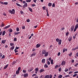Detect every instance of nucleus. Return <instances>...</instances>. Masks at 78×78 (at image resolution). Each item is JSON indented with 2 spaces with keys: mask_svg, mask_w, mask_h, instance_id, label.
Wrapping results in <instances>:
<instances>
[{
  "mask_svg": "<svg viewBox=\"0 0 78 78\" xmlns=\"http://www.w3.org/2000/svg\"><path fill=\"white\" fill-rule=\"evenodd\" d=\"M77 76V74H74V75H73V77H75V76Z\"/></svg>",
  "mask_w": 78,
  "mask_h": 78,
  "instance_id": "obj_38",
  "label": "nucleus"
},
{
  "mask_svg": "<svg viewBox=\"0 0 78 78\" xmlns=\"http://www.w3.org/2000/svg\"><path fill=\"white\" fill-rule=\"evenodd\" d=\"M5 48H8V45L7 44H5Z\"/></svg>",
  "mask_w": 78,
  "mask_h": 78,
  "instance_id": "obj_54",
  "label": "nucleus"
},
{
  "mask_svg": "<svg viewBox=\"0 0 78 78\" xmlns=\"http://www.w3.org/2000/svg\"><path fill=\"white\" fill-rule=\"evenodd\" d=\"M5 55H3L2 58V59H4V58H5Z\"/></svg>",
  "mask_w": 78,
  "mask_h": 78,
  "instance_id": "obj_43",
  "label": "nucleus"
},
{
  "mask_svg": "<svg viewBox=\"0 0 78 78\" xmlns=\"http://www.w3.org/2000/svg\"><path fill=\"white\" fill-rule=\"evenodd\" d=\"M27 22H30V19H27Z\"/></svg>",
  "mask_w": 78,
  "mask_h": 78,
  "instance_id": "obj_52",
  "label": "nucleus"
},
{
  "mask_svg": "<svg viewBox=\"0 0 78 78\" xmlns=\"http://www.w3.org/2000/svg\"><path fill=\"white\" fill-rule=\"evenodd\" d=\"M58 67V65H56L55 66V69H56Z\"/></svg>",
  "mask_w": 78,
  "mask_h": 78,
  "instance_id": "obj_53",
  "label": "nucleus"
},
{
  "mask_svg": "<svg viewBox=\"0 0 78 78\" xmlns=\"http://www.w3.org/2000/svg\"><path fill=\"white\" fill-rule=\"evenodd\" d=\"M22 29H23V30L25 29V26H23L22 27Z\"/></svg>",
  "mask_w": 78,
  "mask_h": 78,
  "instance_id": "obj_45",
  "label": "nucleus"
},
{
  "mask_svg": "<svg viewBox=\"0 0 78 78\" xmlns=\"http://www.w3.org/2000/svg\"><path fill=\"white\" fill-rule=\"evenodd\" d=\"M52 78V75H46L44 76V78Z\"/></svg>",
  "mask_w": 78,
  "mask_h": 78,
  "instance_id": "obj_2",
  "label": "nucleus"
},
{
  "mask_svg": "<svg viewBox=\"0 0 78 78\" xmlns=\"http://www.w3.org/2000/svg\"><path fill=\"white\" fill-rule=\"evenodd\" d=\"M14 46H13L11 47V49L12 50H14Z\"/></svg>",
  "mask_w": 78,
  "mask_h": 78,
  "instance_id": "obj_32",
  "label": "nucleus"
},
{
  "mask_svg": "<svg viewBox=\"0 0 78 78\" xmlns=\"http://www.w3.org/2000/svg\"><path fill=\"white\" fill-rule=\"evenodd\" d=\"M52 7L53 8V7H55V3H53L52 5Z\"/></svg>",
  "mask_w": 78,
  "mask_h": 78,
  "instance_id": "obj_47",
  "label": "nucleus"
},
{
  "mask_svg": "<svg viewBox=\"0 0 78 78\" xmlns=\"http://www.w3.org/2000/svg\"><path fill=\"white\" fill-rule=\"evenodd\" d=\"M72 38L71 37H69V38L68 39V40L69 41H71L72 40Z\"/></svg>",
  "mask_w": 78,
  "mask_h": 78,
  "instance_id": "obj_18",
  "label": "nucleus"
},
{
  "mask_svg": "<svg viewBox=\"0 0 78 78\" xmlns=\"http://www.w3.org/2000/svg\"><path fill=\"white\" fill-rule=\"evenodd\" d=\"M52 48V45L50 46L49 48V49H51Z\"/></svg>",
  "mask_w": 78,
  "mask_h": 78,
  "instance_id": "obj_64",
  "label": "nucleus"
},
{
  "mask_svg": "<svg viewBox=\"0 0 78 78\" xmlns=\"http://www.w3.org/2000/svg\"><path fill=\"white\" fill-rule=\"evenodd\" d=\"M15 53H17V52H18V51L17 50V49H15L14 50Z\"/></svg>",
  "mask_w": 78,
  "mask_h": 78,
  "instance_id": "obj_48",
  "label": "nucleus"
},
{
  "mask_svg": "<svg viewBox=\"0 0 78 78\" xmlns=\"http://www.w3.org/2000/svg\"><path fill=\"white\" fill-rule=\"evenodd\" d=\"M2 56V53H0V58H1Z\"/></svg>",
  "mask_w": 78,
  "mask_h": 78,
  "instance_id": "obj_60",
  "label": "nucleus"
},
{
  "mask_svg": "<svg viewBox=\"0 0 78 78\" xmlns=\"http://www.w3.org/2000/svg\"><path fill=\"white\" fill-rule=\"evenodd\" d=\"M23 73H27V71L25 70H23Z\"/></svg>",
  "mask_w": 78,
  "mask_h": 78,
  "instance_id": "obj_46",
  "label": "nucleus"
},
{
  "mask_svg": "<svg viewBox=\"0 0 78 78\" xmlns=\"http://www.w3.org/2000/svg\"><path fill=\"white\" fill-rule=\"evenodd\" d=\"M51 64H53V60L52 59L51 61Z\"/></svg>",
  "mask_w": 78,
  "mask_h": 78,
  "instance_id": "obj_27",
  "label": "nucleus"
},
{
  "mask_svg": "<svg viewBox=\"0 0 78 78\" xmlns=\"http://www.w3.org/2000/svg\"><path fill=\"white\" fill-rule=\"evenodd\" d=\"M6 42V40H2V44H5V43Z\"/></svg>",
  "mask_w": 78,
  "mask_h": 78,
  "instance_id": "obj_10",
  "label": "nucleus"
},
{
  "mask_svg": "<svg viewBox=\"0 0 78 78\" xmlns=\"http://www.w3.org/2000/svg\"><path fill=\"white\" fill-rule=\"evenodd\" d=\"M44 71H45V69H41L40 71V72L41 73V72H44Z\"/></svg>",
  "mask_w": 78,
  "mask_h": 78,
  "instance_id": "obj_15",
  "label": "nucleus"
},
{
  "mask_svg": "<svg viewBox=\"0 0 78 78\" xmlns=\"http://www.w3.org/2000/svg\"><path fill=\"white\" fill-rule=\"evenodd\" d=\"M8 4V2H4V5H6Z\"/></svg>",
  "mask_w": 78,
  "mask_h": 78,
  "instance_id": "obj_31",
  "label": "nucleus"
},
{
  "mask_svg": "<svg viewBox=\"0 0 78 78\" xmlns=\"http://www.w3.org/2000/svg\"><path fill=\"white\" fill-rule=\"evenodd\" d=\"M52 5V3H49L48 4V6H49V7L51 6Z\"/></svg>",
  "mask_w": 78,
  "mask_h": 78,
  "instance_id": "obj_21",
  "label": "nucleus"
},
{
  "mask_svg": "<svg viewBox=\"0 0 78 78\" xmlns=\"http://www.w3.org/2000/svg\"><path fill=\"white\" fill-rule=\"evenodd\" d=\"M65 71L66 72H68V69H65Z\"/></svg>",
  "mask_w": 78,
  "mask_h": 78,
  "instance_id": "obj_42",
  "label": "nucleus"
},
{
  "mask_svg": "<svg viewBox=\"0 0 78 78\" xmlns=\"http://www.w3.org/2000/svg\"><path fill=\"white\" fill-rule=\"evenodd\" d=\"M16 73L17 74H18V73H19V71L18 70H17L16 72Z\"/></svg>",
  "mask_w": 78,
  "mask_h": 78,
  "instance_id": "obj_33",
  "label": "nucleus"
},
{
  "mask_svg": "<svg viewBox=\"0 0 78 78\" xmlns=\"http://www.w3.org/2000/svg\"><path fill=\"white\" fill-rule=\"evenodd\" d=\"M8 66H9V65L8 64L6 65L5 66V67L4 68V69H6V68H7V67H8Z\"/></svg>",
  "mask_w": 78,
  "mask_h": 78,
  "instance_id": "obj_19",
  "label": "nucleus"
},
{
  "mask_svg": "<svg viewBox=\"0 0 78 78\" xmlns=\"http://www.w3.org/2000/svg\"><path fill=\"white\" fill-rule=\"evenodd\" d=\"M62 75H60L58 76V78H62Z\"/></svg>",
  "mask_w": 78,
  "mask_h": 78,
  "instance_id": "obj_25",
  "label": "nucleus"
},
{
  "mask_svg": "<svg viewBox=\"0 0 78 78\" xmlns=\"http://www.w3.org/2000/svg\"><path fill=\"white\" fill-rule=\"evenodd\" d=\"M45 59L44 58L42 60V63H45Z\"/></svg>",
  "mask_w": 78,
  "mask_h": 78,
  "instance_id": "obj_13",
  "label": "nucleus"
},
{
  "mask_svg": "<svg viewBox=\"0 0 78 78\" xmlns=\"http://www.w3.org/2000/svg\"><path fill=\"white\" fill-rule=\"evenodd\" d=\"M69 33L68 32H67L66 33V34L67 36H68V35H69Z\"/></svg>",
  "mask_w": 78,
  "mask_h": 78,
  "instance_id": "obj_37",
  "label": "nucleus"
},
{
  "mask_svg": "<svg viewBox=\"0 0 78 78\" xmlns=\"http://www.w3.org/2000/svg\"><path fill=\"white\" fill-rule=\"evenodd\" d=\"M72 52H71L70 54H69V56H70V57L72 56Z\"/></svg>",
  "mask_w": 78,
  "mask_h": 78,
  "instance_id": "obj_36",
  "label": "nucleus"
},
{
  "mask_svg": "<svg viewBox=\"0 0 78 78\" xmlns=\"http://www.w3.org/2000/svg\"><path fill=\"white\" fill-rule=\"evenodd\" d=\"M27 3H25L24 5H23V8H25V7H27Z\"/></svg>",
  "mask_w": 78,
  "mask_h": 78,
  "instance_id": "obj_16",
  "label": "nucleus"
},
{
  "mask_svg": "<svg viewBox=\"0 0 78 78\" xmlns=\"http://www.w3.org/2000/svg\"><path fill=\"white\" fill-rule=\"evenodd\" d=\"M76 56H77V57H78V52H77L76 54Z\"/></svg>",
  "mask_w": 78,
  "mask_h": 78,
  "instance_id": "obj_62",
  "label": "nucleus"
},
{
  "mask_svg": "<svg viewBox=\"0 0 78 78\" xmlns=\"http://www.w3.org/2000/svg\"><path fill=\"white\" fill-rule=\"evenodd\" d=\"M16 5H17V6H20V7H22V6H21L20 4H19L18 3H16Z\"/></svg>",
  "mask_w": 78,
  "mask_h": 78,
  "instance_id": "obj_26",
  "label": "nucleus"
},
{
  "mask_svg": "<svg viewBox=\"0 0 78 78\" xmlns=\"http://www.w3.org/2000/svg\"><path fill=\"white\" fill-rule=\"evenodd\" d=\"M75 28V26H72L71 27V31H73V30H74V28Z\"/></svg>",
  "mask_w": 78,
  "mask_h": 78,
  "instance_id": "obj_8",
  "label": "nucleus"
},
{
  "mask_svg": "<svg viewBox=\"0 0 78 78\" xmlns=\"http://www.w3.org/2000/svg\"><path fill=\"white\" fill-rule=\"evenodd\" d=\"M16 31H19V28L18 27L16 28Z\"/></svg>",
  "mask_w": 78,
  "mask_h": 78,
  "instance_id": "obj_51",
  "label": "nucleus"
},
{
  "mask_svg": "<svg viewBox=\"0 0 78 78\" xmlns=\"http://www.w3.org/2000/svg\"><path fill=\"white\" fill-rule=\"evenodd\" d=\"M14 41H17V38H14Z\"/></svg>",
  "mask_w": 78,
  "mask_h": 78,
  "instance_id": "obj_57",
  "label": "nucleus"
},
{
  "mask_svg": "<svg viewBox=\"0 0 78 78\" xmlns=\"http://www.w3.org/2000/svg\"><path fill=\"white\" fill-rule=\"evenodd\" d=\"M72 73H73V71H70L69 72V74L70 75V74H71Z\"/></svg>",
  "mask_w": 78,
  "mask_h": 78,
  "instance_id": "obj_40",
  "label": "nucleus"
},
{
  "mask_svg": "<svg viewBox=\"0 0 78 78\" xmlns=\"http://www.w3.org/2000/svg\"><path fill=\"white\" fill-rule=\"evenodd\" d=\"M41 46V44H37L36 45L37 48H39Z\"/></svg>",
  "mask_w": 78,
  "mask_h": 78,
  "instance_id": "obj_14",
  "label": "nucleus"
},
{
  "mask_svg": "<svg viewBox=\"0 0 78 78\" xmlns=\"http://www.w3.org/2000/svg\"><path fill=\"white\" fill-rule=\"evenodd\" d=\"M47 64L48 65H50V62L48 61L47 62Z\"/></svg>",
  "mask_w": 78,
  "mask_h": 78,
  "instance_id": "obj_49",
  "label": "nucleus"
},
{
  "mask_svg": "<svg viewBox=\"0 0 78 78\" xmlns=\"http://www.w3.org/2000/svg\"><path fill=\"white\" fill-rule=\"evenodd\" d=\"M9 12L12 14H14L15 13V10L14 9H12V10H8Z\"/></svg>",
  "mask_w": 78,
  "mask_h": 78,
  "instance_id": "obj_1",
  "label": "nucleus"
},
{
  "mask_svg": "<svg viewBox=\"0 0 78 78\" xmlns=\"http://www.w3.org/2000/svg\"><path fill=\"white\" fill-rule=\"evenodd\" d=\"M5 31H3L2 33V36H4V35H5Z\"/></svg>",
  "mask_w": 78,
  "mask_h": 78,
  "instance_id": "obj_34",
  "label": "nucleus"
},
{
  "mask_svg": "<svg viewBox=\"0 0 78 78\" xmlns=\"http://www.w3.org/2000/svg\"><path fill=\"white\" fill-rule=\"evenodd\" d=\"M20 70H21V67H19L18 69V71H20Z\"/></svg>",
  "mask_w": 78,
  "mask_h": 78,
  "instance_id": "obj_41",
  "label": "nucleus"
},
{
  "mask_svg": "<svg viewBox=\"0 0 78 78\" xmlns=\"http://www.w3.org/2000/svg\"><path fill=\"white\" fill-rule=\"evenodd\" d=\"M33 69V67H31L29 69H28V71H29V72H31V71H32Z\"/></svg>",
  "mask_w": 78,
  "mask_h": 78,
  "instance_id": "obj_9",
  "label": "nucleus"
},
{
  "mask_svg": "<svg viewBox=\"0 0 78 78\" xmlns=\"http://www.w3.org/2000/svg\"><path fill=\"white\" fill-rule=\"evenodd\" d=\"M61 55V53L60 52H59L58 54V56H59Z\"/></svg>",
  "mask_w": 78,
  "mask_h": 78,
  "instance_id": "obj_63",
  "label": "nucleus"
},
{
  "mask_svg": "<svg viewBox=\"0 0 78 78\" xmlns=\"http://www.w3.org/2000/svg\"><path fill=\"white\" fill-rule=\"evenodd\" d=\"M28 9L31 12H32V11H33V10L32 9L30 8V7H29Z\"/></svg>",
  "mask_w": 78,
  "mask_h": 78,
  "instance_id": "obj_23",
  "label": "nucleus"
},
{
  "mask_svg": "<svg viewBox=\"0 0 78 78\" xmlns=\"http://www.w3.org/2000/svg\"><path fill=\"white\" fill-rule=\"evenodd\" d=\"M44 67L47 68V67H48V65L47 64H45L44 65Z\"/></svg>",
  "mask_w": 78,
  "mask_h": 78,
  "instance_id": "obj_24",
  "label": "nucleus"
},
{
  "mask_svg": "<svg viewBox=\"0 0 78 78\" xmlns=\"http://www.w3.org/2000/svg\"><path fill=\"white\" fill-rule=\"evenodd\" d=\"M16 63V62L13 61L12 63V65H15Z\"/></svg>",
  "mask_w": 78,
  "mask_h": 78,
  "instance_id": "obj_28",
  "label": "nucleus"
},
{
  "mask_svg": "<svg viewBox=\"0 0 78 78\" xmlns=\"http://www.w3.org/2000/svg\"><path fill=\"white\" fill-rule=\"evenodd\" d=\"M78 24H77L75 26V28L74 30V32H75V31H76V29H77V28H78Z\"/></svg>",
  "mask_w": 78,
  "mask_h": 78,
  "instance_id": "obj_3",
  "label": "nucleus"
},
{
  "mask_svg": "<svg viewBox=\"0 0 78 78\" xmlns=\"http://www.w3.org/2000/svg\"><path fill=\"white\" fill-rule=\"evenodd\" d=\"M76 50V48H74L72 49V50H73V51H74V50Z\"/></svg>",
  "mask_w": 78,
  "mask_h": 78,
  "instance_id": "obj_56",
  "label": "nucleus"
},
{
  "mask_svg": "<svg viewBox=\"0 0 78 78\" xmlns=\"http://www.w3.org/2000/svg\"><path fill=\"white\" fill-rule=\"evenodd\" d=\"M58 42V44H59V45H61V42H62V40H60Z\"/></svg>",
  "mask_w": 78,
  "mask_h": 78,
  "instance_id": "obj_12",
  "label": "nucleus"
},
{
  "mask_svg": "<svg viewBox=\"0 0 78 78\" xmlns=\"http://www.w3.org/2000/svg\"><path fill=\"white\" fill-rule=\"evenodd\" d=\"M48 56V52H47L45 54L44 56L46 57V56Z\"/></svg>",
  "mask_w": 78,
  "mask_h": 78,
  "instance_id": "obj_30",
  "label": "nucleus"
},
{
  "mask_svg": "<svg viewBox=\"0 0 78 78\" xmlns=\"http://www.w3.org/2000/svg\"><path fill=\"white\" fill-rule=\"evenodd\" d=\"M65 65H66V61H63L62 62L61 65L62 66H64Z\"/></svg>",
  "mask_w": 78,
  "mask_h": 78,
  "instance_id": "obj_5",
  "label": "nucleus"
},
{
  "mask_svg": "<svg viewBox=\"0 0 78 78\" xmlns=\"http://www.w3.org/2000/svg\"><path fill=\"white\" fill-rule=\"evenodd\" d=\"M10 27V25L7 26H6L4 27V29H6L7 28H9V27Z\"/></svg>",
  "mask_w": 78,
  "mask_h": 78,
  "instance_id": "obj_20",
  "label": "nucleus"
},
{
  "mask_svg": "<svg viewBox=\"0 0 78 78\" xmlns=\"http://www.w3.org/2000/svg\"><path fill=\"white\" fill-rule=\"evenodd\" d=\"M23 76L24 78H26V77H28V74L27 73H24L23 75Z\"/></svg>",
  "mask_w": 78,
  "mask_h": 78,
  "instance_id": "obj_4",
  "label": "nucleus"
},
{
  "mask_svg": "<svg viewBox=\"0 0 78 78\" xmlns=\"http://www.w3.org/2000/svg\"><path fill=\"white\" fill-rule=\"evenodd\" d=\"M31 0H26V1L28 3L29 2H30Z\"/></svg>",
  "mask_w": 78,
  "mask_h": 78,
  "instance_id": "obj_39",
  "label": "nucleus"
},
{
  "mask_svg": "<svg viewBox=\"0 0 78 78\" xmlns=\"http://www.w3.org/2000/svg\"><path fill=\"white\" fill-rule=\"evenodd\" d=\"M65 77H70V76L69 75H66L65 76Z\"/></svg>",
  "mask_w": 78,
  "mask_h": 78,
  "instance_id": "obj_58",
  "label": "nucleus"
},
{
  "mask_svg": "<svg viewBox=\"0 0 78 78\" xmlns=\"http://www.w3.org/2000/svg\"><path fill=\"white\" fill-rule=\"evenodd\" d=\"M59 38H57V39H56V42H59Z\"/></svg>",
  "mask_w": 78,
  "mask_h": 78,
  "instance_id": "obj_29",
  "label": "nucleus"
},
{
  "mask_svg": "<svg viewBox=\"0 0 78 78\" xmlns=\"http://www.w3.org/2000/svg\"><path fill=\"white\" fill-rule=\"evenodd\" d=\"M37 75L36 74H33L32 76V77H34V76H36Z\"/></svg>",
  "mask_w": 78,
  "mask_h": 78,
  "instance_id": "obj_35",
  "label": "nucleus"
},
{
  "mask_svg": "<svg viewBox=\"0 0 78 78\" xmlns=\"http://www.w3.org/2000/svg\"><path fill=\"white\" fill-rule=\"evenodd\" d=\"M39 70V69H38V68H36L35 69V73H36V74H37V72Z\"/></svg>",
  "mask_w": 78,
  "mask_h": 78,
  "instance_id": "obj_6",
  "label": "nucleus"
},
{
  "mask_svg": "<svg viewBox=\"0 0 78 78\" xmlns=\"http://www.w3.org/2000/svg\"><path fill=\"white\" fill-rule=\"evenodd\" d=\"M36 55V53L35 52L33 53L30 55V57H33V56H35Z\"/></svg>",
  "mask_w": 78,
  "mask_h": 78,
  "instance_id": "obj_11",
  "label": "nucleus"
},
{
  "mask_svg": "<svg viewBox=\"0 0 78 78\" xmlns=\"http://www.w3.org/2000/svg\"><path fill=\"white\" fill-rule=\"evenodd\" d=\"M47 52V51L46 50H42V54H45L46 53V52Z\"/></svg>",
  "mask_w": 78,
  "mask_h": 78,
  "instance_id": "obj_7",
  "label": "nucleus"
},
{
  "mask_svg": "<svg viewBox=\"0 0 78 78\" xmlns=\"http://www.w3.org/2000/svg\"><path fill=\"white\" fill-rule=\"evenodd\" d=\"M20 32H15V35H18V34H20Z\"/></svg>",
  "mask_w": 78,
  "mask_h": 78,
  "instance_id": "obj_17",
  "label": "nucleus"
},
{
  "mask_svg": "<svg viewBox=\"0 0 78 78\" xmlns=\"http://www.w3.org/2000/svg\"><path fill=\"white\" fill-rule=\"evenodd\" d=\"M66 51V49H63V53H64Z\"/></svg>",
  "mask_w": 78,
  "mask_h": 78,
  "instance_id": "obj_55",
  "label": "nucleus"
},
{
  "mask_svg": "<svg viewBox=\"0 0 78 78\" xmlns=\"http://www.w3.org/2000/svg\"><path fill=\"white\" fill-rule=\"evenodd\" d=\"M9 32L10 33H12V29H11L9 30Z\"/></svg>",
  "mask_w": 78,
  "mask_h": 78,
  "instance_id": "obj_50",
  "label": "nucleus"
},
{
  "mask_svg": "<svg viewBox=\"0 0 78 78\" xmlns=\"http://www.w3.org/2000/svg\"><path fill=\"white\" fill-rule=\"evenodd\" d=\"M43 9L45 10V6H44L43 7Z\"/></svg>",
  "mask_w": 78,
  "mask_h": 78,
  "instance_id": "obj_59",
  "label": "nucleus"
},
{
  "mask_svg": "<svg viewBox=\"0 0 78 78\" xmlns=\"http://www.w3.org/2000/svg\"><path fill=\"white\" fill-rule=\"evenodd\" d=\"M10 45L11 47H12V46H14V44L13 43H10Z\"/></svg>",
  "mask_w": 78,
  "mask_h": 78,
  "instance_id": "obj_22",
  "label": "nucleus"
},
{
  "mask_svg": "<svg viewBox=\"0 0 78 78\" xmlns=\"http://www.w3.org/2000/svg\"><path fill=\"white\" fill-rule=\"evenodd\" d=\"M49 61H51V57L49 58Z\"/></svg>",
  "mask_w": 78,
  "mask_h": 78,
  "instance_id": "obj_61",
  "label": "nucleus"
},
{
  "mask_svg": "<svg viewBox=\"0 0 78 78\" xmlns=\"http://www.w3.org/2000/svg\"><path fill=\"white\" fill-rule=\"evenodd\" d=\"M78 63H76V64L74 65V66H75V67H77V66H78Z\"/></svg>",
  "mask_w": 78,
  "mask_h": 78,
  "instance_id": "obj_44",
  "label": "nucleus"
}]
</instances>
